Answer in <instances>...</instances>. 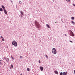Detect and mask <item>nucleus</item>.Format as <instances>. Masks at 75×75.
Returning <instances> with one entry per match:
<instances>
[{
    "label": "nucleus",
    "instance_id": "1",
    "mask_svg": "<svg viewBox=\"0 0 75 75\" xmlns=\"http://www.w3.org/2000/svg\"><path fill=\"white\" fill-rule=\"evenodd\" d=\"M35 25L37 26V27L39 29L41 28L40 25L37 22V21H35Z\"/></svg>",
    "mask_w": 75,
    "mask_h": 75
},
{
    "label": "nucleus",
    "instance_id": "2",
    "mask_svg": "<svg viewBox=\"0 0 75 75\" xmlns=\"http://www.w3.org/2000/svg\"><path fill=\"white\" fill-rule=\"evenodd\" d=\"M52 53L54 54H56L57 53V51L55 48H53L52 50Z\"/></svg>",
    "mask_w": 75,
    "mask_h": 75
},
{
    "label": "nucleus",
    "instance_id": "3",
    "mask_svg": "<svg viewBox=\"0 0 75 75\" xmlns=\"http://www.w3.org/2000/svg\"><path fill=\"white\" fill-rule=\"evenodd\" d=\"M12 45H14L15 47H16L17 46V42H16L15 40H14L12 42Z\"/></svg>",
    "mask_w": 75,
    "mask_h": 75
},
{
    "label": "nucleus",
    "instance_id": "4",
    "mask_svg": "<svg viewBox=\"0 0 75 75\" xmlns=\"http://www.w3.org/2000/svg\"><path fill=\"white\" fill-rule=\"evenodd\" d=\"M40 68L41 71H42L43 70V67H40Z\"/></svg>",
    "mask_w": 75,
    "mask_h": 75
},
{
    "label": "nucleus",
    "instance_id": "5",
    "mask_svg": "<svg viewBox=\"0 0 75 75\" xmlns=\"http://www.w3.org/2000/svg\"><path fill=\"white\" fill-rule=\"evenodd\" d=\"M3 10L4 11V13L6 15L7 14V12L6 11L5 9H4Z\"/></svg>",
    "mask_w": 75,
    "mask_h": 75
},
{
    "label": "nucleus",
    "instance_id": "6",
    "mask_svg": "<svg viewBox=\"0 0 75 75\" xmlns=\"http://www.w3.org/2000/svg\"><path fill=\"white\" fill-rule=\"evenodd\" d=\"M54 72L56 74H58V72L57 71H54Z\"/></svg>",
    "mask_w": 75,
    "mask_h": 75
},
{
    "label": "nucleus",
    "instance_id": "7",
    "mask_svg": "<svg viewBox=\"0 0 75 75\" xmlns=\"http://www.w3.org/2000/svg\"><path fill=\"white\" fill-rule=\"evenodd\" d=\"M46 26L47 27V28H50V25H48V24H46Z\"/></svg>",
    "mask_w": 75,
    "mask_h": 75
},
{
    "label": "nucleus",
    "instance_id": "8",
    "mask_svg": "<svg viewBox=\"0 0 75 75\" xmlns=\"http://www.w3.org/2000/svg\"><path fill=\"white\" fill-rule=\"evenodd\" d=\"M20 13H21V14L22 16H23V12L22 11H20Z\"/></svg>",
    "mask_w": 75,
    "mask_h": 75
},
{
    "label": "nucleus",
    "instance_id": "9",
    "mask_svg": "<svg viewBox=\"0 0 75 75\" xmlns=\"http://www.w3.org/2000/svg\"><path fill=\"white\" fill-rule=\"evenodd\" d=\"M71 23L73 24V25H75V22L73 21H71Z\"/></svg>",
    "mask_w": 75,
    "mask_h": 75
},
{
    "label": "nucleus",
    "instance_id": "10",
    "mask_svg": "<svg viewBox=\"0 0 75 75\" xmlns=\"http://www.w3.org/2000/svg\"><path fill=\"white\" fill-rule=\"evenodd\" d=\"M71 35H72V36H74V34L73 32L71 33Z\"/></svg>",
    "mask_w": 75,
    "mask_h": 75
},
{
    "label": "nucleus",
    "instance_id": "11",
    "mask_svg": "<svg viewBox=\"0 0 75 75\" xmlns=\"http://www.w3.org/2000/svg\"><path fill=\"white\" fill-rule=\"evenodd\" d=\"M1 7L3 9H4V8H5V7L3 6V5H2L1 6Z\"/></svg>",
    "mask_w": 75,
    "mask_h": 75
},
{
    "label": "nucleus",
    "instance_id": "12",
    "mask_svg": "<svg viewBox=\"0 0 75 75\" xmlns=\"http://www.w3.org/2000/svg\"><path fill=\"white\" fill-rule=\"evenodd\" d=\"M6 61H7V62H8L9 61V59L8 58H7Z\"/></svg>",
    "mask_w": 75,
    "mask_h": 75
},
{
    "label": "nucleus",
    "instance_id": "13",
    "mask_svg": "<svg viewBox=\"0 0 75 75\" xmlns=\"http://www.w3.org/2000/svg\"><path fill=\"white\" fill-rule=\"evenodd\" d=\"M11 57L12 58V59H13V60H14V58L13 57V56L12 55L11 56Z\"/></svg>",
    "mask_w": 75,
    "mask_h": 75
},
{
    "label": "nucleus",
    "instance_id": "14",
    "mask_svg": "<svg viewBox=\"0 0 75 75\" xmlns=\"http://www.w3.org/2000/svg\"><path fill=\"white\" fill-rule=\"evenodd\" d=\"M0 11H3V9L2 8H0Z\"/></svg>",
    "mask_w": 75,
    "mask_h": 75
},
{
    "label": "nucleus",
    "instance_id": "15",
    "mask_svg": "<svg viewBox=\"0 0 75 75\" xmlns=\"http://www.w3.org/2000/svg\"><path fill=\"white\" fill-rule=\"evenodd\" d=\"M27 70L28 71H30V70L29 68H27Z\"/></svg>",
    "mask_w": 75,
    "mask_h": 75
},
{
    "label": "nucleus",
    "instance_id": "16",
    "mask_svg": "<svg viewBox=\"0 0 75 75\" xmlns=\"http://www.w3.org/2000/svg\"><path fill=\"white\" fill-rule=\"evenodd\" d=\"M71 19L73 20H74V17H71Z\"/></svg>",
    "mask_w": 75,
    "mask_h": 75
},
{
    "label": "nucleus",
    "instance_id": "17",
    "mask_svg": "<svg viewBox=\"0 0 75 75\" xmlns=\"http://www.w3.org/2000/svg\"><path fill=\"white\" fill-rule=\"evenodd\" d=\"M63 73L62 72H61L60 73V75H63Z\"/></svg>",
    "mask_w": 75,
    "mask_h": 75
},
{
    "label": "nucleus",
    "instance_id": "18",
    "mask_svg": "<svg viewBox=\"0 0 75 75\" xmlns=\"http://www.w3.org/2000/svg\"><path fill=\"white\" fill-rule=\"evenodd\" d=\"M63 75H66V74L65 72H64L63 73Z\"/></svg>",
    "mask_w": 75,
    "mask_h": 75
},
{
    "label": "nucleus",
    "instance_id": "19",
    "mask_svg": "<svg viewBox=\"0 0 75 75\" xmlns=\"http://www.w3.org/2000/svg\"><path fill=\"white\" fill-rule=\"evenodd\" d=\"M45 57H46L47 58V59H48V56L47 55H45Z\"/></svg>",
    "mask_w": 75,
    "mask_h": 75
},
{
    "label": "nucleus",
    "instance_id": "20",
    "mask_svg": "<svg viewBox=\"0 0 75 75\" xmlns=\"http://www.w3.org/2000/svg\"><path fill=\"white\" fill-rule=\"evenodd\" d=\"M19 3V4H22L21 1H20Z\"/></svg>",
    "mask_w": 75,
    "mask_h": 75
},
{
    "label": "nucleus",
    "instance_id": "21",
    "mask_svg": "<svg viewBox=\"0 0 75 75\" xmlns=\"http://www.w3.org/2000/svg\"><path fill=\"white\" fill-rule=\"evenodd\" d=\"M66 0V1H67L68 2H69V1H70V0Z\"/></svg>",
    "mask_w": 75,
    "mask_h": 75
},
{
    "label": "nucleus",
    "instance_id": "22",
    "mask_svg": "<svg viewBox=\"0 0 75 75\" xmlns=\"http://www.w3.org/2000/svg\"><path fill=\"white\" fill-rule=\"evenodd\" d=\"M11 67L13 68V65L12 64H11Z\"/></svg>",
    "mask_w": 75,
    "mask_h": 75
},
{
    "label": "nucleus",
    "instance_id": "23",
    "mask_svg": "<svg viewBox=\"0 0 75 75\" xmlns=\"http://www.w3.org/2000/svg\"><path fill=\"white\" fill-rule=\"evenodd\" d=\"M2 41H4V38H2Z\"/></svg>",
    "mask_w": 75,
    "mask_h": 75
},
{
    "label": "nucleus",
    "instance_id": "24",
    "mask_svg": "<svg viewBox=\"0 0 75 75\" xmlns=\"http://www.w3.org/2000/svg\"><path fill=\"white\" fill-rule=\"evenodd\" d=\"M38 62H39V63L40 64L41 63V62H40V60H39L38 61Z\"/></svg>",
    "mask_w": 75,
    "mask_h": 75
},
{
    "label": "nucleus",
    "instance_id": "25",
    "mask_svg": "<svg viewBox=\"0 0 75 75\" xmlns=\"http://www.w3.org/2000/svg\"><path fill=\"white\" fill-rule=\"evenodd\" d=\"M20 58L21 59V58H22V56H20Z\"/></svg>",
    "mask_w": 75,
    "mask_h": 75
},
{
    "label": "nucleus",
    "instance_id": "26",
    "mask_svg": "<svg viewBox=\"0 0 75 75\" xmlns=\"http://www.w3.org/2000/svg\"><path fill=\"white\" fill-rule=\"evenodd\" d=\"M69 42L71 43H72L73 42L72 41L69 40Z\"/></svg>",
    "mask_w": 75,
    "mask_h": 75
},
{
    "label": "nucleus",
    "instance_id": "27",
    "mask_svg": "<svg viewBox=\"0 0 75 75\" xmlns=\"http://www.w3.org/2000/svg\"><path fill=\"white\" fill-rule=\"evenodd\" d=\"M73 6H74V7H75V4H73Z\"/></svg>",
    "mask_w": 75,
    "mask_h": 75
},
{
    "label": "nucleus",
    "instance_id": "28",
    "mask_svg": "<svg viewBox=\"0 0 75 75\" xmlns=\"http://www.w3.org/2000/svg\"><path fill=\"white\" fill-rule=\"evenodd\" d=\"M0 38H3V37L2 36H1L0 37Z\"/></svg>",
    "mask_w": 75,
    "mask_h": 75
},
{
    "label": "nucleus",
    "instance_id": "29",
    "mask_svg": "<svg viewBox=\"0 0 75 75\" xmlns=\"http://www.w3.org/2000/svg\"><path fill=\"white\" fill-rule=\"evenodd\" d=\"M0 64H1V65H2V62H0Z\"/></svg>",
    "mask_w": 75,
    "mask_h": 75
},
{
    "label": "nucleus",
    "instance_id": "30",
    "mask_svg": "<svg viewBox=\"0 0 75 75\" xmlns=\"http://www.w3.org/2000/svg\"><path fill=\"white\" fill-rule=\"evenodd\" d=\"M74 74H75V70H74Z\"/></svg>",
    "mask_w": 75,
    "mask_h": 75
},
{
    "label": "nucleus",
    "instance_id": "31",
    "mask_svg": "<svg viewBox=\"0 0 75 75\" xmlns=\"http://www.w3.org/2000/svg\"><path fill=\"white\" fill-rule=\"evenodd\" d=\"M65 36H67V35L66 34H65Z\"/></svg>",
    "mask_w": 75,
    "mask_h": 75
},
{
    "label": "nucleus",
    "instance_id": "32",
    "mask_svg": "<svg viewBox=\"0 0 75 75\" xmlns=\"http://www.w3.org/2000/svg\"><path fill=\"white\" fill-rule=\"evenodd\" d=\"M4 59H6V58L5 57H4Z\"/></svg>",
    "mask_w": 75,
    "mask_h": 75
},
{
    "label": "nucleus",
    "instance_id": "33",
    "mask_svg": "<svg viewBox=\"0 0 75 75\" xmlns=\"http://www.w3.org/2000/svg\"><path fill=\"white\" fill-rule=\"evenodd\" d=\"M21 18H22V16H21Z\"/></svg>",
    "mask_w": 75,
    "mask_h": 75
},
{
    "label": "nucleus",
    "instance_id": "34",
    "mask_svg": "<svg viewBox=\"0 0 75 75\" xmlns=\"http://www.w3.org/2000/svg\"><path fill=\"white\" fill-rule=\"evenodd\" d=\"M21 75H22V74H21Z\"/></svg>",
    "mask_w": 75,
    "mask_h": 75
},
{
    "label": "nucleus",
    "instance_id": "35",
    "mask_svg": "<svg viewBox=\"0 0 75 75\" xmlns=\"http://www.w3.org/2000/svg\"><path fill=\"white\" fill-rule=\"evenodd\" d=\"M56 23V22H55V23Z\"/></svg>",
    "mask_w": 75,
    "mask_h": 75
},
{
    "label": "nucleus",
    "instance_id": "36",
    "mask_svg": "<svg viewBox=\"0 0 75 75\" xmlns=\"http://www.w3.org/2000/svg\"><path fill=\"white\" fill-rule=\"evenodd\" d=\"M0 72H1V71H0Z\"/></svg>",
    "mask_w": 75,
    "mask_h": 75
}]
</instances>
